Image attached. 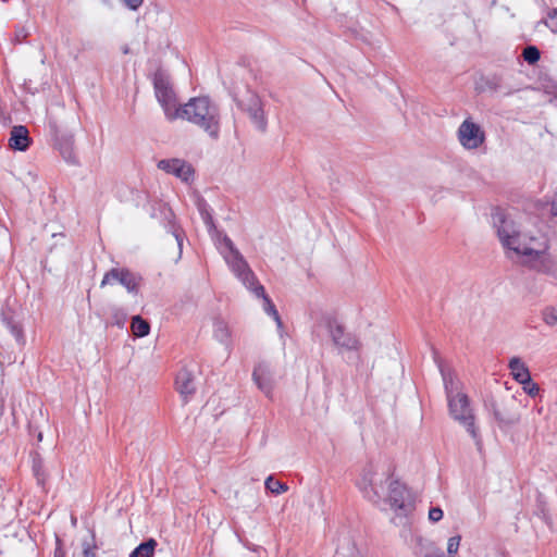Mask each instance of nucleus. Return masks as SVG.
<instances>
[{"instance_id":"nucleus-1","label":"nucleus","mask_w":557,"mask_h":557,"mask_svg":"<svg viewBox=\"0 0 557 557\" xmlns=\"http://www.w3.org/2000/svg\"><path fill=\"white\" fill-rule=\"evenodd\" d=\"M493 225L505 255L519 264L557 278V260L548 236L525 221L497 212Z\"/></svg>"},{"instance_id":"nucleus-2","label":"nucleus","mask_w":557,"mask_h":557,"mask_svg":"<svg viewBox=\"0 0 557 557\" xmlns=\"http://www.w3.org/2000/svg\"><path fill=\"white\" fill-rule=\"evenodd\" d=\"M358 487L368 500L380 508L385 510L388 505L392 510L406 511V488L393 480L387 471L372 466L366 468Z\"/></svg>"},{"instance_id":"nucleus-3","label":"nucleus","mask_w":557,"mask_h":557,"mask_svg":"<svg viewBox=\"0 0 557 557\" xmlns=\"http://www.w3.org/2000/svg\"><path fill=\"white\" fill-rule=\"evenodd\" d=\"M177 119L186 120L187 122L201 128L210 137H237L239 136L235 126L231 127L225 125L222 129L220 121V110L209 97H195L189 99L187 103L181 106L177 111Z\"/></svg>"},{"instance_id":"nucleus-4","label":"nucleus","mask_w":557,"mask_h":557,"mask_svg":"<svg viewBox=\"0 0 557 557\" xmlns=\"http://www.w3.org/2000/svg\"><path fill=\"white\" fill-rule=\"evenodd\" d=\"M440 371L444 381L445 389L447 393L449 413L454 420L466 428L471 437L479 443L480 436L475 428V417L468 396L461 392L454 389V377L450 373L440 367Z\"/></svg>"},{"instance_id":"nucleus-5","label":"nucleus","mask_w":557,"mask_h":557,"mask_svg":"<svg viewBox=\"0 0 557 557\" xmlns=\"http://www.w3.org/2000/svg\"><path fill=\"white\" fill-rule=\"evenodd\" d=\"M216 248L225 260L232 273L251 290L258 284L257 277L249 264L225 234H218Z\"/></svg>"},{"instance_id":"nucleus-6","label":"nucleus","mask_w":557,"mask_h":557,"mask_svg":"<svg viewBox=\"0 0 557 557\" xmlns=\"http://www.w3.org/2000/svg\"><path fill=\"white\" fill-rule=\"evenodd\" d=\"M153 88L158 102L169 120L177 119L181 106L177 103L170 76L163 70H158L153 76Z\"/></svg>"},{"instance_id":"nucleus-7","label":"nucleus","mask_w":557,"mask_h":557,"mask_svg":"<svg viewBox=\"0 0 557 557\" xmlns=\"http://www.w3.org/2000/svg\"><path fill=\"white\" fill-rule=\"evenodd\" d=\"M237 107L247 113L251 125L255 129L262 135L267 128V120L263 113L262 103L259 96L250 90L247 91L246 97L238 99L235 98Z\"/></svg>"},{"instance_id":"nucleus-8","label":"nucleus","mask_w":557,"mask_h":557,"mask_svg":"<svg viewBox=\"0 0 557 557\" xmlns=\"http://www.w3.org/2000/svg\"><path fill=\"white\" fill-rule=\"evenodd\" d=\"M319 326L327 329L333 343L338 348L345 350H357L359 348L358 339L354 335L345 333L343 326L332 314H322L319 321Z\"/></svg>"},{"instance_id":"nucleus-9","label":"nucleus","mask_w":557,"mask_h":557,"mask_svg":"<svg viewBox=\"0 0 557 557\" xmlns=\"http://www.w3.org/2000/svg\"><path fill=\"white\" fill-rule=\"evenodd\" d=\"M140 282V276L125 268H113L108 271L101 283L100 287L119 283L124 286L128 293H137Z\"/></svg>"},{"instance_id":"nucleus-10","label":"nucleus","mask_w":557,"mask_h":557,"mask_svg":"<svg viewBox=\"0 0 557 557\" xmlns=\"http://www.w3.org/2000/svg\"><path fill=\"white\" fill-rule=\"evenodd\" d=\"M175 386L180 395L187 401L196 392V366L183 367L176 375Z\"/></svg>"},{"instance_id":"nucleus-11","label":"nucleus","mask_w":557,"mask_h":557,"mask_svg":"<svg viewBox=\"0 0 557 557\" xmlns=\"http://www.w3.org/2000/svg\"><path fill=\"white\" fill-rule=\"evenodd\" d=\"M252 379L256 382L258 388L270 397L274 386V372L273 368L269 362H259L253 372Z\"/></svg>"},{"instance_id":"nucleus-12","label":"nucleus","mask_w":557,"mask_h":557,"mask_svg":"<svg viewBox=\"0 0 557 557\" xmlns=\"http://www.w3.org/2000/svg\"><path fill=\"white\" fill-rule=\"evenodd\" d=\"M158 168L175 175L185 183H188L194 175L191 166L180 159L161 160L158 163Z\"/></svg>"},{"instance_id":"nucleus-13","label":"nucleus","mask_w":557,"mask_h":557,"mask_svg":"<svg viewBox=\"0 0 557 557\" xmlns=\"http://www.w3.org/2000/svg\"><path fill=\"white\" fill-rule=\"evenodd\" d=\"M512 377L520 384L530 383L531 374L525 363L519 357H512L508 364Z\"/></svg>"},{"instance_id":"nucleus-14","label":"nucleus","mask_w":557,"mask_h":557,"mask_svg":"<svg viewBox=\"0 0 557 557\" xmlns=\"http://www.w3.org/2000/svg\"><path fill=\"white\" fill-rule=\"evenodd\" d=\"M485 135L481 127L467 119L458 128V139H484Z\"/></svg>"},{"instance_id":"nucleus-15","label":"nucleus","mask_w":557,"mask_h":557,"mask_svg":"<svg viewBox=\"0 0 557 557\" xmlns=\"http://www.w3.org/2000/svg\"><path fill=\"white\" fill-rule=\"evenodd\" d=\"M251 292L257 296V297H260L262 298L263 300V309L264 311L273 317L274 321L276 322L277 326L281 327L282 326V321H281V318L278 315V312L277 310L275 309V306L272 304L271 299L268 297V295L265 294L264 292V288L262 285H256Z\"/></svg>"},{"instance_id":"nucleus-16","label":"nucleus","mask_w":557,"mask_h":557,"mask_svg":"<svg viewBox=\"0 0 557 557\" xmlns=\"http://www.w3.org/2000/svg\"><path fill=\"white\" fill-rule=\"evenodd\" d=\"M334 557H362L350 537L341 540Z\"/></svg>"},{"instance_id":"nucleus-17","label":"nucleus","mask_w":557,"mask_h":557,"mask_svg":"<svg viewBox=\"0 0 557 557\" xmlns=\"http://www.w3.org/2000/svg\"><path fill=\"white\" fill-rule=\"evenodd\" d=\"M157 541L149 539L148 541L139 544L129 555V557H153Z\"/></svg>"},{"instance_id":"nucleus-18","label":"nucleus","mask_w":557,"mask_h":557,"mask_svg":"<svg viewBox=\"0 0 557 557\" xmlns=\"http://www.w3.org/2000/svg\"><path fill=\"white\" fill-rule=\"evenodd\" d=\"M55 149L61 153L67 163L76 164L78 162L74 152L73 141H58Z\"/></svg>"},{"instance_id":"nucleus-19","label":"nucleus","mask_w":557,"mask_h":557,"mask_svg":"<svg viewBox=\"0 0 557 557\" xmlns=\"http://www.w3.org/2000/svg\"><path fill=\"white\" fill-rule=\"evenodd\" d=\"M131 329L136 337L147 336L150 332L149 323L146 320H144L140 315L133 317Z\"/></svg>"},{"instance_id":"nucleus-20","label":"nucleus","mask_w":557,"mask_h":557,"mask_svg":"<svg viewBox=\"0 0 557 557\" xmlns=\"http://www.w3.org/2000/svg\"><path fill=\"white\" fill-rule=\"evenodd\" d=\"M213 334H214V337L220 343H223V344L227 343L230 339V336H231L230 329L224 321H216L214 323Z\"/></svg>"},{"instance_id":"nucleus-21","label":"nucleus","mask_w":557,"mask_h":557,"mask_svg":"<svg viewBox=\"0 0 557 557\" xmlns=\"http://www.w3.org/2000/svg\"><path fill=\"white\" fill-rule=\"evenodd\" d=\"M264 485L268 491L275 495L285 493L288 490V486L285 483L274 479L272 475L265 479Z\"/></svg>"},{"instance_id":"nucleus-22","label":"nucleus","mask_w":557,"mask_h":557,"mask_svg":"<svg viewBox=\"0 0 557 557\" xmlns=\"http://www.w3.org/2000/svg\"><path fill=\"white\" fill-rule=\"evenodd\" d=\"M492 411H493V414H494L495 419L499 423L513 424L517 421V419L512 414H509V413L505 412V410H503L496 404L492 405Z\"/></svg>"},{"instance_id":"nucleus-23","label":"nucleus","mask_w":557,"mask_h":557,"mask_svg":"<svg viewBox=\"0 0 557 557\" xmlns=\"http://www.w3.org/2000/svg\"><path fill=\"white\" fill-rule=\"evenodd\" d=\"M522 57L529 64H534L540 60V50L535 46H528L523 49Z\"/></svg>"},{"instance_id":"nucleus-24","label":"nucleus","mask_w":557,"mask_h":557,"mask_svg":"<svg viewBox=\"0 0 557 557\" xmlns=\"http://www.w3.org/2000/svg\"><path fill=\"white\" fill-rule=\"evenodd\" d=\"M83 555L84 557H96V543H95V534L91 533L89 541H84L83 544Z\"/></svg>"},{"instance_id":"nucleus-25","label":"nucleus","mask_w":557,"mask_h":557,"mask_svg":"<svg viewBox=\"0 0 557 557\" xmlns=\"http://www.w3.org/2000/svg\"><path fill=\"white\" fill-rule=\"evenodd\" d=\"M29 133L26 126L17 125L11 131L10 139H29Z\"/></svg>"},{"instance_id":"nucleus-26","label":"nucleus","mask_w":557,"mask_h":557,"mask_svg":"<svg viewBox=\"0 0 557 557\" xmlns=\"http://www.w3.org/2000/svg\"><path fill=\"white\" fill-rule=\"evenodd\" d=\"M543 320L549 326L557 325V311L553 308H547L543 311Z\"/></svg>"},{"instance_id":"nucleus-27","label":"nucleus","mask_w":557,"mask_h":557,"mask_svg":"<svg viewBox=\"0 0 557 557\" xmlns=\"http://www.w3.org/2000/svg\"><path fill=\"white\" fill-rule=\"evenodd\" d=\"M461 537L459 535L451 536L447 542V552L448 554H456L458 552L460 545Z\"/></svg>"},{"instance_id":"nucleus-28","label":"nucleus","mask_w":557,"mask_h":557,"mask_svg":"<svg viewBox=\"0 0 557 557\" xmlns=\"http://www.w3.org/2000/svg\"><path fill=\"white\" fill-rule=\"evenodd\" d=\"M545 25L554 33H557V10L548 14Z\"/></svg>"},{"instance_id":"nucleus-29","label":"nucleus","mask_w":557,"mask_h":557,"mask_svg":"<svg viewBox=\"0 0 557 557\" xmlns=\"http://www.w3.org/2000/svg\"><path fill=\"white\" fill-rule=\"evenodd\" d=\"M444 512L440 507H432L429 510V520L431 522H438L443 519Z\"/></svg>"},{"instance_id":"nucleus-30","label":"nucleus","mask_w":557,"mask_h":557,"mask_svg":"<svg viewBox=\"0 0 557 557\" xmlns=\"http://www.w3.org/2000/svg\"><path fill=\"white\" fill-rule=\"evenodd\" d=\"M32 141H9V148L13 151H26Z\"/></svg>"},{"instance_id":"nucleus-31","label":"nucleus","mask_w":557,"mask_h":557,"mask_svg":"<svg viewBox=\"0 0 557 557\" xmlns=\"http://www.w3.org/2000/svg\"><path fill=\"white\" fill-rule=\"evenodd\" d=\"M524 392H527L530 396H536L540 392V387L536 383H533L532 380L530 383L522 384Z\"/></svg>"},{"instance_id":"nucleus-32","label":"nucleus","mask_w":557,"mask_h":557,"mask_svg":"<svg viewBox=\"0 0 557 557\" xmlns=\"http://www.w3.org/2000/svg\"><path fill=\"white\" fill-rule=\"evenodd\" d=\"M461 144L467 150H475L482 146L483 141H461Z\"/></svg>"},{"instance_id":"nucleus-33","label":"nucleus","mask_w":557,"mask_h":557,"mask_svg":"<svg viewBox=\"0 0 557 557\" xmlns=\"http://www.w3.org/2000/svg\"><path fill=\"white\" fill-rule=\"evenodd\" d=\"M173 237H174L175 242L177 243L178 256H181V253H182V245H183L182 234L177 230H174L173 231Z\"/></svg>"},{"instance_id":"nucleus-34","label":"nucleus","mask_w":557,"mask_h":557,"mask_svg":"<svg viewBox=\"0 0 557 557\" xmlns=\"http://www.w3.org/2000/svg\"><path fill=\"white\" fill-rule=\"evenodd\" d=\"M129 9L137 10L144 0H122Z\"/></svg>"},{"instance_id":"nucleus-35","label":"nucleus","mask_w":557,"mask_h":557,"mask_svg":"<svg viewBox=\"0 0 557 557\" xmlns=\"http://www.w3.org/2000/svg\"><path fill=\"white\" fill-rule=\"evenodd\" d=\"M11 331L18 343L24 342L22 330L18 326L13 325Z\"/></svg>"},{"instance_id":"nucleus-36","label":"nucleus","mask_w":557,"mask_h":557,"mask_svg":"<svg viewBox=\"0 0 557 557\" xmlns=\"http://www.w3.org/2000/svg\"><path fill=\"white\" fill-rule=\"evenodd\" d=\"M54 557H65L64 550L60 546V541L57 540V548L54 550Z\"/></svg>"},{"instance_id":"nucleus-37","label":"nucleus","mask_w":557,"mask_h":557,"mask_svg":"<svg viewBox=\"0 0 557 557\" xmlns=\"http://www.w3.org/2000/svg\"><path fill=\"white\" fill-rule=\"evenodd\" d=\"M550 212L554 216H557V194L555 195L552 205H550Z\"/></svg>"},{"instance_id":"nucleus-38","label":"nucleus","mask_w":557,"mask_h":557,"mask_svg":"<svg viewBox=\"0 0 557 557\" xmlns=\"http://www.w3.org/2000/svg\"><path fill=\"white\" fill-rule=\"evenodd\" d=\"M121 50L123 54H128L131 52V49L127 45L122 46Z\"/></svg>"},{"instance_id":"nucleus-39","label":"nucleus","mask_w":557,"mask_h":557,"mask_svg":"<svg viewBox=\"0 0 557 557\" xmlns=\"http://www.w3.org/2000/svg\"><path fill=\"white\" fill-rule=\"evenodd\" d=\"M72 523L75 524L76 523V519L75 518H72Z\"/></svg>"}]
</instances>
